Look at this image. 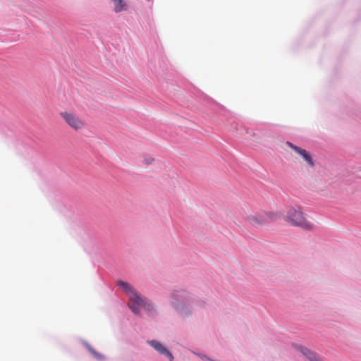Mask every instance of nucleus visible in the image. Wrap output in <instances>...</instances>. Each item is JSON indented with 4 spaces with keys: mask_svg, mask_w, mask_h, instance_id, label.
<instances>
[{
    "mask_svg": "<svg viewBox=\"0 0 361 361\" xmlns=\"http://www.w3.org/2000/svg\"><path fill=\"white\" fill-rule=\"evenodd\" d=\"M286 220L292 225L300 226L306 230H312L314 227V224L307 221L300 210L294 208L289 209L288 212Z\"/></svg>",
    "mask_w": 361,
    "mask_h": 361,
    "instance_id": "1",
    "label": "nucleus"
},
{
    "mask_svg": "<svg viewBox=\"0 0 361 361\" xmlns=\"http://www.w3.org/2000/svg\"><path fill=\"white\" fill-rule=\"evenodd\" d=\"M60 116L69 127L76 131L82 129L85 126L83 120L75 114L63 111L60 113Z\"/></svg>",
    "mask_w": 361,
    "mask_h": 361,
    "instance_id": "2",
    "label": "nucleus"
},
{
    "mask_svg": "<svg viewBox=\"0 0 361 361\" xmlns=\"http://www.w3.org/2000/svg\"><path fill=\"white\" fill-rule=\"evenodd\" d=\"M118 285L128 295L130 302L137 305H144V300L140 295L128 283L118 281Z\"/></svg>",
    "mask_w": 361,
    "mask_h": 361,
    "instance_id": "3",
    "label": "nucleus"
},
{
    "mask_svg": "<svg viewBox=\"0 0 361 361\" xmlns=\"http://www.w3.org/2000/svg\"><path fill=\"white\" fill-rule=\"evenodd\" d=\"M274 217V215L271 214H261L259 215H246L244 219L250 225L255 227H259L272 221Z\"/></svg>",
    "mask_w": 361,
    "mask_h": 361,
    "instance_id": "4",
    "label": "nucleus"
},
{
    "mask_svg": "<svg viewBox=\"0 0 361 361\" xmlns=\"http://www.w3.org/2000/svg\"><path fill=\"white\" fill-rule=\"evenodd\" d=\"M286 145L294 150L298 155H300L308 166L310 167H313L314 166V160L310 154L307 150L297 147L290 142H286Z\"/></svg>",
    "mask_w": 361,
    "mask_h": 361,
    "instance_id": "5",
    "label": "nucleus"
},
{
    "mask_svg": "<svg viewBox=\"0 0 361 361\" xmlns=\"http://www.w3.org/2000/svg\"><path fill=\"white\" fill-rule=\"evenodd\" d=\"M144 300V305H137L135 303L128 304L129 308L132 310V312L138 314L140 313L139 307H143L145 310L148 312H151L154 310V306L151 302L147 301L145 298H142Z\"/></svg>",
    "mask_w": 361,
    "mask_h": 361,
    "instance_id": "6",
    "label": "nucleus"
},
{
    "mask_svg": "<svg viewBox=\"0 0 361 361\" xmlns=\"http://www.w3.org/2000/svg\"><path fill=\"white\" fill-rule=\"evenodd\" d=\"M149 344L151 346H152L156 350L159 352L161 354H163L168 357L171 361H173V356L172 354L166 349L159 342L157 341H151L149 342Z\"/></svg>",
    "mask_w": 361,
    "mask_h": 361,
    "instance_id": "7",
    "label": "nucleus"
},
{
    "mask_svg": "<svg viewBox=\"0 0 361 361\" xmlns=\"http://www.w3.org/2000/svg\"><path fill=\"white\" fill-rule=\"evenodd\" d=\"M300 351L310 361H321L317 355L307 348H300Z\"/></svg>",
    "mask_w": 361,
    "mask_h": 361,
    "instance_id": "8",
    "label": "nucleus"
},
{
    "mask_svg": "<svg viewBox=\"0 0 361 361\" xmlns=\"http://www.w3.org/2000/svg\"><path fill=\"white\" fill-rule=\"evenodd\" d=\"M114 4V11L116 13L121 12L126 8V4L123 0H112Z\"/></svg>",
    "mask_w": 361,
    "mask_h": 361,
    "instance_id": "9",
    "label": "nucleus"
},
{
    "mask_svg": "<svg viewBox=\"0 0 361 361\" xmlns=\"http://www.w3.org/2000/svg\"><path fill=\"white\" fill-rule=\"evenodd\" d=\"M90 352L97 359H99V360H102L104 358V356L99 353L98 352H97L95 350H94L92 348H91L90 346H88L87 347Z\"/></svg>",
    "mask_w": 361,
    "mask_h": 361,
    "instance_id": "10",
    "label": "nucleus"
},
{
    "mask_svg": "<svg viewBox=\"0 0 361 361\" xmlns=\"http://www.w3.org/2000/svg\"><path fill=\"white\" fill-rule=\"evenodd\" d=\"M180 293L182 294L183 293L180 291H175L172 293L171 297L175 301H176L178 300V297L180 296Z\"/></svg>",
    "mask_w": 361,
    "mask_h": 361,
    "instance_id": "11",
    "label": "nucleus"
},
{
    "mask_svg": "<svg viewBox=\"0 0 361 361\" xmlns=\"http://www.w3.org/2000/svg\"><path fill=\"white\" fill-rule=\"evenodd\" d=\"M153 161H154L153 158H148V159H145V163L147 164H152Z\"/></svg>",
    "mask_w": 361,
    "mask_h": 361,
    "instance_id": "12",
    "label": "nucleus"
}]
</instances>
